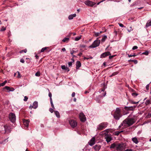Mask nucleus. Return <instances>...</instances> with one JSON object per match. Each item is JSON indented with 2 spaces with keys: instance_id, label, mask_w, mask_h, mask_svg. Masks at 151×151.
<instances>
[{
  "instance_id": "obj_1",
  "label": "nucleus",
  "mask_w": 151,
  "mask_h": 151,
  "mask_svg": "<svg viewBox=\"0 0 151 151\" xmlns=\"http://www.w3.org/2000/svg\"><path fill=\"white\" fill-rule=\"evenodd\" d=\"M125 145L124 143L116 144L114 143L111 145L110 148L115 149L117 151H123L125 149Z\"/></svg>"
},
{
  "instance_id": "obj_2",
  "label": "nucleus",
  "mask_w": 151,
  "mask_h": 151,
  "mask_svg": "<svg viewBox=\"0 0 151 151\" xmlns=\"http://www.w3.org/2000/svg\"><path fill=\"white\" fill-rule=\"evenodd\" d=\"M135 121L133 118H127L121 124V125L123 126L124 128H126L132 125L134 122Z\"/></svg>"
},
{
  "instance_id": "obj_3",
  "label": "nucleus",
  "mask_w": 151,
  "mask_h": 151,
  "mask_svg": "<svg viewBox=\"0 0 151 151\" xmlns=\"http://www.w3.org/2000/svg\"><path fill=\"white\" fill-rule=\"evenodd\" d=\"M114 117L115 119L119 120L122 117V115L121 113V109L119 108H117L114 114Z\"/></svg>"
},
{
  "instance_id": "obj_4",
  "label": "nucleus",
  "mask_w": 151,
  "mask_h": 151,
  "mask_svg": "<svg viewBox=\"0 0 151 151\" xmlns=\"http://www.w3.org/2000/svg\"><path fill=\"white\" fill-rule=\"evenodd\" d=\"M108 125L107 122H103L98 125L97 129L99 130H101L106 128Z\"/></svg>"
},
{
  "instance_id": "obj_5",
  "label": "nucleus",
  "mask_w": 151,
  "mask_h": 151,
  "mask_svg": "<svg viewBox=\"0 0 151 151\" xmlns=\"http://www.w3.org/2000/svg\"><path fill=\"white\" fill-rule=\"evenodd\" d=\"M100 43L99 40H96L93 42L92 44L89 46V47L92 48H94L99 46Z\"/></svg>"
},
{
  "instance_id": "obj_6",
  "label": "nucleus",
  "mask_w": 151,
  "mask_h": 151,
  "mask_svg": "<svg viewBox=\"0 0 151 151\" xmlns=\"http://www.w3.org/2000/svg\"><path fill=\"white\" fill-rule=\"evenodd\" d=\"M9 117L10 120L12 122H14L16 120V116L13 113H11L9 115Z\"/></svg>"
},
{
  "instance_id": "obj_7",
  "label": "nucleus",
  "mask_w": 151,
  "mask_h": 151,
  "mask_svg": "<svg viewBox=\"0 0 151 151\" xmlns=\"http://www.w3.org/2000/svg\"><path fill=\"white\" fill-rule=\"evenodd\" d=\"M85 4L88 6H92L96 4V3L89 0H87L85 1Z\"/></svg>"
},
{
  "instance_id": "obj_8",
  "label": "nucleus",
  "mask_w": 151,
  "mask_h": 151,
  "mask_svg": "<svg viewBox=\"0 0 151 151\" xmlns=\"http://www.w3.org/2000/svg\"><path fill=\"white\" fill-rule=\"evenodd\" d=\"M69 123L71 127L73 128L76 127L77 125L76 122L74 120H70L69 121Z\"/></svg>"
},
{
  "instance_id": "obj_9",
  "label": "nucleus",
  "mask_w": 151,
  "mask_h": 151,
  "mask_svg": "<svg viewBox=\"0 0 151 151\" xmlns=\"http://www.w3.org/2000/svg\"><path fill=\"white\" fill-rule=\"evenodd\" d=\"M105 138L107 143L110 142L112 139L111 136L108 134H105Z\"/></svg>"
},
{
  "instance_id": "obj_10",
  "label": "nucleus",
  "mask_w": 151,
  "mask_h": 151,
  "mask_svg": "<svg viewBox=\"0 0 151 151\" xmlns=\"http://www.w3.org/2000/svg\"><path fill=\"white\" fill-rule=\"evenodd\" d=\"M79 117L80 120L82 122H84L86 120L85 115L83 113H81L79 114Z\"/></svg>"
},
{
  "instance_id": "obj_11",
  "label": "nucleus",
  "mask_w": 151,
  "mask_h": 151,
  "mask_svg": "<svg viewBox=\"0 0 151 151\" xmlns=\"http://www.w3.org/2000/svg\"><path fill=\"white\" fill-rule=\"evenodd\" d=\"M38 107V103L37 101H35L33 104V105L32 106H30L29 107V108L30 109H32V108L34 109H36Z\"/></svg>"
},
{
  "instance_id": "obj_12",
  "label": "nucleus",
  "mask_w": 151,
  "mask_h": 151,
  "mask_svg": "<svg viewBox=\"0 0 151 151\" xmlns=\"http://www.w3.org/2000/svg\"><path fill=\"white\" fill-rule=\"evenodd\" d=\"M111 55V54L110 52H105L101 54V58H105V57L108 56L110 55Z\"/></svg>"
},
{
  "instance_id": "obj_13",
  "label": "nucleus",
  "mask_w": 151,
  "mask_h": 151,
  "mask_svg": "<svg viewBox=\"0 0 151 151\" xmlns=\"http://www.w3.org/2000/svg\"><path fill=\"white\" fill-rule=\"evenodd\" d=\"M4 127L5 132L9 133L11 132V129L10 127L7 125H4Z\"/></svg>"
},
{
  "instance_id": "obj_14",
  "label": "nucleus",
  "mask_w": 151,
  "mask_h": 151,
  "mask_svg": "<svg viewBox=\"0 0 151 151\" xmlns=\"http://www.w3.org/2000/svg\"><path fill=\"white\" fill-rule=\"evenodd\" d=\"M95 138L94 137H93L88 142L89 145L92 146L95 144Z\"/></svg>"
},
{
  "instance_id": "obj_15",
  "label": "nucleus",
  "mask_w": 151,
  "mask_h": 151,
  "mask_svg": "<svg viewBox=\"0 0 151 151\" xmlns=\"http://www.w3.org/2000/svg\"><path fill=\"white\" fill-rule=\"evenodd\" d=\"M136 106H126L125 107V109H127L129 110H132L134 109L136 107Z\"/></svg>"
},
{
  "instance_id": "obj_16",
  "label": "nucleus",
  "mask_w": 151,
  "mask_h": 151,
  "mask_svg": "<svg viewBox=\"0 0 151 151\" xmlns=\"http://www.w3.org/2000/svg\"><path fill=\"white\" fill-rule=\"evenodd\" d=\"M101 147L100 145H96L93 147V148L96 151H99Z\"/></svg>"
},
{
  "instance_id": "obj_17",
  "label": "nucleus",
  "mask_w": 151,
  "mask_h": 151,
  "mask_svg": "<svg viewBox=\"0 0 151 151\" xmlns=\"http://www.w3.org/2000/svg\"><path fill=\"white\" fill-rule=\"evenodd\" d=\"M24 125L26 127H28L29 124V121L28 120H24L23 121Z\"/></svg>"
},
{
  "instance_id": "obj_18",
  "label": "nucleus",
  "mask_w": 151,
  "mask_h": 151,
  "mask_svg": "<svg viewBox=\"0 0 151 151\" xmlns=\"http://www.w3.org/2000/svg\"><path fill=\"white\" fill-rule=\"evenodd\" d=\"M76 68L77 69H78L81 66V64L80 62L79 61H77L76 64Z\"/></svg>"
},
{
  "instance_id": "obj_19",
  "label": "nucleus",
  "mask_w": 151,
  "mask_h": 151,
  "mask_svg": "<svg viewBox=\"0 0 151 151\" xmlns=\"http://www.w3.org/2000/svg\"><path fill=\"white\" fill-rule=\"evenodd\" d=\"M151 26V19L149 20L147 22L145 25V27H148L149 26Z\"/></svg>"
},
{
  "instance_id": "obj_20",
  "label": "nucleus",
  "mask_w": 151,
  "mask_h": 151,
  "mask_svg": "<svg viewBox=\"0 0 151 151\" xmlns=\"http://www.w3.org/2000/svg\"><path fill=\"white\" fill-rule=\"evenodd\" d=\"M132 140L133 142L136 144H137L138 142V141L137 138L136 137H134L132 139Z\"/></svg>"
},
{
  "instance_id": "obj_21",
  "label": "nucleus",
  "mask_w": 151,
  "mask_h": 151,
  "mask_svg": "<svg viewBox=\"0 0 151 151\" xmlns=\"http://www.w3.org/2000/svg\"><path fill=\"white\" fill-rule=\"evenodd\" d=\"M76 16V14H71L68 17V19L70 20H71L72 19L73 17H75Z\"/></svg>"
},
{
  "instance_id": "obj_22",
  "label": "nucleus",
  "mask_w": 151,
  "mask_h": 151,
  "mask_svg": "<svg viewBox=\"0 0 151 151\" xmlns=\"http://www.w3.org/2000/svg\"><path fill=\"white\" fill-rule=\"evenodd\" d=\"M17 74V77L18 78H20L21 77V76L20 74L19 71L17 72L16 73L14 74V76H15V75Z\"/></svg>"
},
{
  "instance_id": "obj_23",
  "label": "nucleus",
  "mask_w": 151,
  "mask_h": 151,
  "mask_svg": "<svg viewBox=\"0 0 151 151\" xmlns=\"http://www.w3.org/2000/svg\"><path fill=\"white\" fill-rule=\"evenodd\" d=\"M55 114V115H56V117L58 118H60V113L58 111H54Z\"/></svg>"
},
{
  "instance_id": "obj_24",
  "label": "nucleus",
  "mask_w": 151,
  "mask_h": 151,
  "mask_svg": "<svg viewBox=\"0 0 151 151\" xmlns=\"http://www.w3.org/2000/svg\"><path fill=\"white\" fill-rule=\"evenodd\" d=\"M110 131V129H107L104 130V131L102 132L103 134H108V133L109 132V131Z\"/></svg>"
},
{
  "instance_id": "obj_25",
  "label": "nucleus",
  "mask_w": 151,
  "mask_h": 151,
  "mask_svg": "<svg viewBox=\"0 0 151 151\" xmlns=\"http://www.w3.org/2000/svg\"><path fill=\"white\" fill-rule=\"evenodd\" d=\"M69 40V38H64L62 40V41L63 42L67 43Z\"/></svg>"
},
{
  "instance_id": "obj_26",
  "label": "nucleus",
  "mask_w": 151,
  "mask_h": 151,
  "mask_svg": "<svg viewBox=\"0 0 151 151\" xmlns=\"http://www.w3.org/2000/svg\"><path fill=\"white\" fill-rule=\"evenodd\" d=\"M7 83V81L6 80H5L3 83H0V85L1 87L4 86Z\"/></svg>"
},
{
  "instance_id": "obj_27",
  "label": "nucleus",
  "mask_w": 151,
  "mask_h": 151,
  "mask_svg": "<svg viewBox=\"0 0 151 151\" xmlns=\"http://www.w3.org/2000/svg\"><path fill=\"white\" fill-rule=\"evenodd\" d=\"M48 48V47H43V48H42L41 50V52H44V51L46 50H47V48Z\"/></svg>"
},
{
  "instance_id": "obj_28",
  "label": "nucleus",
  "mask_w": 151,
  "mask_h": 151,
  "mask_svg": "<svg viewBox=\"0 0 151 151\" xmlns=\"http://www.w3.org/2000/svg\"><path fill=\"white\" fill-rule=\"evenodd\" d=\"M123 132V131H121L120 132H119V131H116V132H114V135H117V136H118V135L119 134H120V133L121 132Z\"/></svg>"
},
{
  "instance_id": "obj_29",
  "label": "nucleus",
  "mask_w": 151,
  "mask_h": 151,
  "mask_svg": "<svg viewBox=\"0 0 151 151\" xmlns=\"http://www.w3.org/2000/svg\"><path fill=\"white\" fill-rule=\"evenodd\" d=\"M102 32L101 31H100V33L99 32H95L94 33V35H95V37H97L99 36V34Z\"/></svg>"
},
{
  "instance_id": "obj_30",
  "label": "nucleus",
  "mask_w": 151,
  "mask_h": 151,
  "mask_svg": "<svg viewBox=\"0 0 151 151\" xmlns=\"http://www.w3.org/2000/svg\"><path fill=\"white\" fill-rule=\"evenodd\" d=\"M117 74H118V72H114V73H113L110 76V77H111L112 76H114L116 75Z\"/></svg>"
},
{
  "instance_id": "obj_31",
  "label": "nucleus",
  "mask_w": 151,
  "mask_h": 151,
  "mask_svg": "<svg viewBox=\"0 0 151 151\" xmlns=\"http://www.w3.org/2000/svg\"><path fill=\"white\" fill-rule=\"evenodd\" d=\"M150 103V101L149 100H147L145 102V104L146 105H147Z\"/></svg>"
},
{
  "instance_id": "obj_32",
  "label": "nucleus",
  "mask_w": 151,
  "mask_h": 151,
  "mask_svg": "<svg viewBox=\"0 0 151 151\" xmlns=\"http://www.w3.org/2000/svg\"><path fill=\"white\" fill-rule=\"evenodd\" d=\"M35 76H40V73L39 71L37 72L35 74Z\"/></svg>"
},
{
  "instance_id": "obj_33",
  "label": "nucleus",
  "mask_w": 151,
  "mask_h": 151,
  "mask_svg": "<svg viewBox=\"0 0 151 151\" xmlns=\"http://www.w3.org/2000/svg\"><path fill=\"white\" fill-rule=\"evenodd\" d=\"M4 89H5L9 91V90H10V88L7 86H6L4 88Z\"/></svg>"
},
{
  "instance_id": "obj_34",
  "label": "nucleus",
  "mask_w": 151,
  "mask_h": 151,
  "mask_svg": "<svg viewBox=\"0 0 151 151\" xmlns=\"http://www.w3.org/2000/svg\"><path fill=\"white\" fill-rule=\"evenodd\" d=\"M48 95L49 97H50V100H52V94L50 92L49 93Z\"/></svg>"
},
{
  "instance_id": "obj_35",
  "label": "nucleus",
  "mask_w": 151,
  "mask_h": 151,
  "mask_svg": "<svg viewBox=\"0 0 151 151\" xmlns=\"http://www.w3.org/2000/svg\"><path fill=\"white\" fill-rule=\"evenodd\" d=\"M50 103H51V106L52 107L53 109H55V107H54V106L53 104V102H52V100L50 101Z\"/></svg>"
},
{
  "instance_id": "obj_36",
  "label": "nucleus",
  "mask_w": 151,
  "mask_h": 151,
  "mask_svg": "<svg viewBox=\"0 0 151 151\" xmlns=\"http://www.w3.org/2000/svg\"><path fill=\"white\" fill-rule=\"evenodd\" d=\"M27 52V49H24V50H22L20 51L19 53H22L23 52H24V53H26Z\"/></svg>"
},
{
  "instance_id": "obj_37",
  "label": "nucleus",
  "mask_w": 151,
  "mask_h": 151,
  "mask_svg": "<svg viewBox=\"0 0 151 151\" xmlns=\"http://www.w3.org/2000/svg\"><path fill=\"white\" fill-rule=\"evenodd\" d=\"M139 101L138 102H134V101H130V103L131 104H138L139 103Z\"/></svg>"
},
{
  "instance_id": "obj_38",
  "label": "nucleus",
  "mask_w": 151,
  "mask_h": 151,
  "mask_svg": "<svg viewBox=\"0 0 151 151\" xmlns=\"http://www.w3.org/2000/svg\"><path fill=\"white\" fill-rule=\"evenodd\" d=\"M61 68L63 70H66L67 67L65 65H62L61 66Z\"/></svg>"
},
{
  "instance_id": "obj_39",
  "label": "nucleus",
  "mask_w": 151,
  "mask_h": 151,
  "mask_svg": "<svg viewBox=\"0 0 151 151\" xmlns=\"http://www.w3.org/2000/svg\"><path fill=\"white\" fill-rule=\"evenodd\" d=\"M142 54L143 55H147L148 54V52L147 51H146L145 52H143Z\"/></svg>"
},
{
  "instance_id": "obj_40",
  "label": "nucleus",
  "mask_w": 151,
  "mask_h": 151,
  "mask_svg": "<svg viewBox=\"0 0 151 151\" xmlns=\"http://www.w3.org/2000/svg\"><path fill=\"white\" fill-rule=\"evenodd\" d=\"M136 56V55H135V54H134L133 55L128 54V56L129 57H133V56L135 57Z\"/></svg>"
},
{
  "instance_id": "obj_41",
  "label": "nucleus",
  "mask_w": 151,
  "mask_h": 151,
  "mask_svg": "<svg viewBox=\"0 0 151 151\" xmlns=\"http://www.w3.org/2000/svg\"><path fill=\"white\" fill-rule=\"evenodd\" d=\"M49 111L51 113H52L54 111L53 110V109L51 108H50L49 109Z\"/></svg>"
},
{
  "instance_id": "obj_42",
  "label": "nucleus",
  "mask_w": 151,
  "mask_h": 151,
  "mask_svg": "<svg viewBox=\"0 0 151 151\" xmlns=\"http://www.w3.org/2000/svg\"><path fill=\"white\" fill-rule=\"evenodd\" d=\"M137 48H138V47L136 46H135L133 47H132V49L133 50H134L137 49Z\"/></svg>"
},
{
  "instance_id": "obj_43",
  "label": "nucleus",
  "mask_w": 151,
  "mask_h": 151,
  "mask_svg": "<svg viewBox=\"0 0 151 151\" xmlns=\"http://www.w3.org/2000/svg\"><path fill=\"white\" fill-rule=\"evenodd\" d=\"M76 52V51L73 50V49L70 51V54L72 55H73V54Z\"/></svg>"
},
{
  "instance_id": "obj_44",
  "label": "nucleus",
  "mask_w": 151,
  "mask_h": 151,
  "mask_svg": "<svg viewBox=\"0 0 151 151\" xmlns=\"http://www.w3.org/2000/svg\"><path fill=\"white\" fill-rule=\"evenodd\" d=\"M28 98H27V97L26 96H25L24 97V101H27L28 99Z\"/></svg>"
},
{
  "instance_id": "obj_45",
  "label": "nucleus",
  "mask_w": 151,
  "mask_h": 151,
  "mask_svg": "<svg viewBox=\"0 0 151 151\" xmlns=\"http://www.w3.org/2000/svg\"><path fill=\"white\" fill-rule=\"evenodd\" d=\"M132 96H136L138 95V94L135 93H133L132 94Z\"/></svg>"
},
{
  "instance_id": "obj_46",
  "label": "nucleus",
  "mask_w": 151,
  "mask_h": 151,
  "mask_svg": "<svg viewBox=\"0 0 151 151\" xmlns=\"http://www.w3.org/2000/svg\"><path fill=\"white\" fill-rule=\"evenodd\" d=\"M130 29H128V31L129 32H130L133 29H132L131 27H129Z\"/></svg>"
},
{
  "instance_id": "obj_47",
  "label": "nucleus",
  "mask_w": 151,
  "mask_h": 151,
  "mask_svg": "<svg viewBox=\"0 0 151 151\" xmlns=\"http://www.w3.org/2000/svg\"><path fill=\"white\" fill-rule=\"evenodd\" d=\"M149 84H147L146 87V88L147 90H148L149 89Z\"/></svg>"
},
{
  "instance_id": "obj_48",
  "label": "nucleus",
  "mask_w": 151,
  "mask_h": 151,
  "mask_svg": "<svg viewBox=\"0 0 151 151\" xmlns=\"http://www.w3.org/2000/svg\"><path fill=\"white\" fill-rule=\"evenodd\" d=\"M6 29L5 27H3L2 28H1V31H4L6 30Z\"/></svg>"
},
{
  "instance_id": "obj_49",
  "label": "nucleus",
  "mask_w": 151,
  "mask_h": 151,
  "mask_svg": "<svg viewBox=\"0 0 151 151\" xmlns=\"http://www.w3.org/2000/svg\"><path fill=\"white\" fill-rule=\"evenodd\" d=\"M132 62H134L135 64H136L137 63V61L136 60H133Z\"/></svg>"
},
{
  "instance_id": "obj_50",
  "label": "nucleus",
  "mask_w": 151,
  "mask_h": 151,
  "mask_svg": "<svg viewBox=\"0 0 151 151\" xmlns=\"http://www.w3.org/2000/svg\"><path fill=\"white\" fill-rule=\"evenodd\" d=\"M119 26L121 27H124V25L122 24L119 23Z\"/></svg>"
},
{
  "instance_id": "obj_51",
  "label": "nucleus",
  "mask_w": 151,
  "mask_h": 151,
  "mask_svg": "<svg viewBox=\"0 0 151 151\" xmlns=\"http://www.w3.org/2000/svg\"><path fill=\"white\" fill-rule=\"evenodd\" d=\"M14 90V89L13 88H10V90L9 91H13Z\"/></svg>"
},
{
  "instance_id": "obj_52",
  "label": "nucleus",
  "mask_w": 151,
  "mask_h": 151,
  "mask_svg": "<svg viewBox=\"0 0 151 151\" xmlns=\"http://www.w3.org/2000/svg\"><path fill=\"white\" fill-rule=\"evenodd\" d=\"M125 151H134L133 150L131 149H127L125 150Z\"/></svg>"
},
{
  "instance_id": "obj_53",
  "label": "nucleus",
  "mask_w": 151,
  "mask_h": 151,
  "mask_svg": "<svg viewBox=\"0 0 151 151\" xmlns=\"http://www.w3.org/2000/svg\"><path fill=\"white\" fill-rule=\"evenodd\" d=\"M68 64L69 66H70L72 65V63L71 62H69L68 63Z\"/></svg>"
},
{
  "instance_id": "obj_54",
  "label": "nucleus",
  "mask_w": 151,
  "mask_h": 151,
  "mask_svg": "<svg viewBox=\"0 0 151 151\" xmlns=\"http://www.w3.org/2000/svg\"><path fill=\"white\" fill-rule=\"evenodd\" d=\"M20 62L22 63H24V60L23 59H21V60H20Z\"/></svg>"
},
{
  "instance_id": "obj_55",
  "label": "nucleus",
  "mask_w": 151,
  "mask_h": 151,
  "mask_svg": "<svg viewBox=\"0 0 151 151\" xmlns=\"http://www.w3.org/2000/svg\"><path fill=\"white\" fill-rule=\"evenodd\" d=\"M75 92H73L72 94V96L73 97H74L75 96Z\"/></svg>"
},
{
  "instance_id": "obj_56",
  "label": "nucleus",
  "mask_w": 151,
  "mask_h": 151,
  "mask_svg": "<svg viewBox=\"0 0 151 151\" xmlns=\"http://www.w3.org/2000/svg\"><path fill=\"white\" fill-rule=\"evenodd\" d=\"M105 1V0H103L102 1H100V2H99L97 4V5H99L100 3H101V2H103L104 1Z\"/></svg>"
},
{
  "instance_id": "obj_57",
  "label": "nucleus",
  "mask_w": 151,
  "mask_h": 151,
  "mask_svg": "<svg viewBox=\"0 0 151 151\" xmlns=\"http://www.w3.org/2000/svg\"><path fill=\"white\" fill-rule=\"evenodd\" d=\"M114 33L115 35H116L117 34V32L116 31H115L114 32Z\"/></svg>"
},
{
  "instance_id": "obj_58",
  "label": "nucleus",
  "mask_w": 151,
  "mask_h": 151,
  "mask_svg": "<svg viewBox=\"0 0 151 151\" xmlns=\"http://www.w3.org/2000/svg\"><path fill=\"white\" fill-rule=\"evenodd\" d=\"M114 56V55L109 56V59H111Z\"/></svg>"
},
{
  "instance_id": "obj_59",
  "label": "nucleus",
  "mask_w": 151,
  "mask_h": 151,
  "mask_svg": "<svg viewBox=\"0 0 151 151\" xmlns=\"http://www.w3.org/2000/svg\"><path fill=\"white\" fill-rule=\"evenodd\" d=\"M62 50L64 52L66 50L65 49V48H63L62 49Z\"/></svg>"
},
{
  "instance_id": "obj_60",
  "label": "nucleus",
  "mask_w": 151,
  "mask_h": 151,
  "mask_svg": "<svg viewBox=\"0 0 151 151\" xmlns=\"http://www.w3.org/2000/svg\"><path fill=\"white\" fill-rule=\"evenodd\" d=\"M80 38H75V41H78L79 40Z\"/></svg>"
},
{
  "instance_id": "obj_61",
  "label": "nucleus",
  "mask_w": 151,
  "mask_h": 151,
  "mask_svg": "<svg viewBox=\"0 0 151 151\" xmlns=\"http://www.w3.org/2000/svg\"><path fill=\"white\" fill-rule=\"evenodd\" d=\"M35 57H36V58L37 59H38V58H39V56L37 55H35Z\"/></svg>"
},
{
  "instance_id": "obj_62",
  "label": "nucleus",
  "mask_w": 151,
  "mask_h": 151,
  "mask_svg": "<svg viewBox=\"0 0 151 151\" xmlns=\"http://www.w3.org/2000/svg\"><path fill=\"white\" fill-rule=\"evenodd\" d=\"M133 61V60H128V61L129 62H132Z\"/></svg>"
},
{
  "instance_id": "obj_63",
  "label": "nucleus",
  "mask_w": 151,
  "mask_h": 151,
  "mask_svg": "<svg viewBox=\"0 0 151 151\" xmlns=\"http://www.w3.org/2000/svg\"><path fill=\"white\" fill-rule=\"evenodd\" d=\"M72 33H71L69 34V35H68V37H70V35H72Z\"/></svg>"
},
{
  "instance_id": "obj_64",
  "label": "nucleus",
  "mask_w": 151,
  "mask_h": 151,
  "mask_svg": "<svg viewBox=\"0 0 151 151\" xmlns=\"http://www.w3.org/2000/svg\"><path fill=\"white\" fill-rule=\"evenodd\" d=\"M105 39L106 38H102V41L103 42L105 40Z\"/></svg>"
}]
</instances>
